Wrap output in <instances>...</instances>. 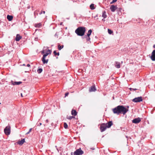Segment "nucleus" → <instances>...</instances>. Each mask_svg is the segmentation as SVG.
Wrapping results in <instances>:
<instances>
[{"label":"nucleus","instance_id":"423d86ee","mask_svg":"<svg viewBox=\"0 0 155 155\" xmlns=\"http://www.w3.org/2000/svg\"><path fill=\"white\" fill-rule=\"evenodd\" d=\"M132 101L135 103L139 102L142 101H143V99L142 97L140 96L133 99L132 100Z\"/></svg>","mask_w":155,"mask_h":155},{"label":"nucleus","instance_id":"2f4dec72","mask_svg":"<svg viewBox=\"0 0 155 155\" xmlns=\"http://www.w3.org/2000/svg\"><path fill=\"white\" fill-rule=\"evenodd\" d=\"M43 13L45 14V11H41V12L40 13V14L41 15Z\"/></svg>","mask_w":155,"mask_h":155},{"label":"nucleus","instance_id":"dca6fc26","mask_svg":"<svg viewBox=\"0 0 155 155\" xmlns=\"http://www.w3.org/2000/svg\"><path fill=\"white\" fill-rule=\"evenodd\" d=\"M25 142V139H22L21 140H19V141H18V144H19V145H22Z\"/></svg>","mask_w":155,"mask_h":155},{"label":"nucleus","instance_id":"20e7f679","mask_svg":"<svg viewBox=\"0 0 155 155\" xmlns=\"http://www.w3.org/2000/svg\"><path fill=\"white\" fill-rule=\"evenodd\" d=\"M84 153V151L81 148L76 150L74 153V155H81Z\"/></svg>","mask_w":155,"mask_h":155},{"label":"nucleus","instance_id":"09e8293b","mask_svg":"<svg viewBox=\"0 0 155 155\" xmlns=\"http://www.w3.org/2000/svg\"><path fill=\"white\" fill-rule=\"evenodd\" d=\"M45 126V125L44 124V126Z\"/></svg>","mask_w":155,"mask_h":155},{"label":"nucleus","instance_id":"f3484780","mask_svg":"<svg viewBox=\"0 0 155 155\" xmlns=\"http://www.w3.org/2000/svg\"><path fill=\"white\" fill-rule=\"evenodd\" d=\"M7 18L9 21H11L12 20L13 17L12 15H8L7 16Z\"/></svg>","mask_w":155,"mask_h":155},{"label":"nucleus","instance_id":"473e14b6","mask_svg":"<svg viewBox=\"0 0 155 155\" xmlns=\"http://www.w3.org/2000/svg\"><path fill=\"white\" fill-rule=\"evenodd\" d=\"M68 94H69V93L68 92H67V93H65V97L68 96Z\"/></svg>","mask_w":155,"mask_h":155},{"label":"nucleus","instance_id":"a18cd8bd","mask_svg":"<svg viewBox=\"0 0 155 155\" xmlns=\"http://www.w3.org/2000/svg\"><path fill=\"white\" fill-rule=\"evenodd\" d=\"M123 63V61H121V63L122 64V63Z\"/></svg>","mask_w":155,"mask_h":155},{"label":"nucleus","instance_id":"b1692460","mask_svg":"<svg viewBox=\"0 0 155 155\" xmlns=\"http://www.w3.org/2000/svg\"><path fill=\"white\" fill-rule=\"evenodd\" d=\"M67 118L69 120H71L73 118H74V117L72 116H68Z\"/></svg>","mask_w":155,"mask_h":155},{"label":"nucleus","instance_id":"9b49d317","mask_svg":"<svg viewBox=\"0 0 155 155\" xmlns=\"http://www.w3.org/2000/svg\"><path fill=\"white\" fill-rule=\"evenodd\" d=\"M96 91L95 86L93 85L89 89V91L90 92L95 91Z\"/></svg>","mask_w":155,"mask_h":155},{"label":"nucleus","instance_id":"5701e85b","mask_svg":"<svg viewBox=\"0 0 155 155\" xmlns=\"http://www.w3.org/2000/svg\"><path fill=\"white\" fill-rule=\"evenodd\" d=\"M64 47V46L63 45H62L61 46H60V45H58V50H61Z\"/></svg>","mask_w":155,"mask_h":155},{"label":"nucleus","instance_id":"4be33fe9","mask_svg":"<svg viewBox=\"0 0 155 155\" xmlns=\"http://www.w3.org/2000/svg\"><path fill=\"white\" fill-rule=\"evenodd\" d=\"M42 71V69L41 68H40L37 70V72L38 74L41 73Z\"/></svg>","mask_w":155,"mask_h":155},{"label":"nucleus","instance_id":"412c9836","mask_svg":"<svg viewBox=\"0 0 155 155\" xmlns=\"http://www.w3.org/2000/svg\"><path fill=\"white\" fill-rule=\"evenodd\" d=\"M92 31L91 29H90L88 32V33L87 35V37H89L91 34V33H92Z\"/></svg>","mask_w":155,"mask_h":155},{"label":"nucleus","instance_id":"39448f33","mask_svg":"<svg viewBox=\"0 0 155 155\" xmlns=\"http://www.w3.org/2000/svg\"><path fill=\"white\" fill-rule=\"evenodd\" d=\"M5 133L6 135H8L10 134L11 132V127L9 125L8 126L5 128L4 130Z\"/></svg>","mask_w":155,"mask_h":155},{"label":"nucleus","instance_id":"9d476101","mask_svg":"<svg viewBox=\"0 0 155 155\" xmlns=\"http://www.w3.org/2000/svg\"><path fill=\"white\" fill-rule=\"evenodd\" d=\"M150 58L152 61H155V50L153 51Z\"/></svg>","mask_w":155,"mask_h":155},{"label":"nucleus","instance_id":"c756f323","mask_svg":"<svg viewBox=\"0 0 155 155\" xmlns=\"http://www.w3.org/2000/svg\"><path fill=\"white\" fill-rule=\"evenodd\" d=\"M32 129V128H30L29 129V131L27 133H26V134H29L31 132Z\"/></svg>","mask_w":155,"mask_h":155},{"label":"nucleus","instance_id":"c9c22d12","mask_svg":"<svg viewBox=\"0 0 155 155\" xmlns=\"http://www.w3.org/2000/svg\"><path fill=\"white\" fill-rule=\"evenodd\" d=\"M41 124H42L40 123H39V124H37V126H41Z\"/></svg>","mask_w":155,"mask_h":155},{"label":"nucleus","instance_id":"c85d7f7f","mask_svg":"<svg viewBox=\"0 0 155 155\" xmlns=\"http://www.w3.org/2000/svg\"><path fill=\"white\" fill-rule=\"evenodd\" d=\"M86 37L87 38L86 39H87V41H90V36H89V37L86 36Z\"/></svg>","mask_w":155,"mask_h":155},{"label":"nucleus","instance_id":"f8f14e48","mask_svg":"<svg viewBox=\"0 0 155 155\" xmlns=\"http://www.w3.org/2000/svg\"><path fill=\"white\" fill-rule=\"evenodd\" d=\"M12 84L13 85H19L22 83V82L21 81H12Z\"/></svg>","mask_w":155,"mask_h":155},{"label":"nucleus","instance_id":"f704fd0d","mask_svg":"<svg viewBox=\"0 0 155 155\" xmlns=\"http://www.w3.org/2000/svg\"><path fill=\"white\" fill-rule=\"evenodd\" d=\"M35 41H37L38 40V38L37 37L35 38Z\"/></svg>","mask_w":155,"mask_h":155},{"label":"nucleus","instance_id":"393cba45","mask_svg":"<svg viewBox=\"0 0 155 155\" xmlns=\"http://www.w3.org/2000/svg\"><path fill=\"white\" fill-rule=\"evenodd\" d=\"M53 53L55 55H57L58 56L59 55V52L57 53L56 51H54Z\"/></svg>","mask_w":155,"mask_h":155},{"label":"nucleus","instance_id":"a19ab883","mask_svg":"<svg viewBox=\"0 0 155 155\" xmlns=\"http://www.w3.org/2000/svg\"><path fill=\"white\" fill-rule=\"evenodd\" d=\"M153 47L154 48H155V45H154L153 46Z\"/></svg>","mask_w":155,"mask_h":155},{"label":"nucleus","instance_id":"49530a36","mask_svg":"<svg viewBox=\"0 0 155 155\" xmlns=\"http://www.w3.org/2000/svg\"><path fill=\"white\" fill-rule=\"evenodd\" d=\"M30 8L29 7H28V8Z\"/></svg>","mask_w":155,"mask_h":155},{"label":"nucleus","instance_id":"a211bd4d","mask_svg":"<svg viewBox=\"0 0 155 155\" xmlns=\"http://www.w3.org/2000/svg\"><path fill=\"white\" fill-rule=\"evenodd\" d=\"M71 114L72 115L75 116L77 114V112L75 110H72L71 111Z\"/></svg>","mask_w":155,"mask_h":155},{"label":"nucleus","instance_id":"f257e3e1","mask_svg":"<svg viewBox=\"0 0 155 155\" xmlns=\"http://www.w3.org/2000/svg\"><path fill=\"white\" fill-rule=\"evenodd\" d=\"M114 114L119 115L120 114H123L124 115L128 110L123 105H119L112 109Z\"/></svg>","mask_w":155,"mask_h":155},{"label":"nucleus","instance_id":"4c0bfd02","mask_svg":"<svg viewBox=\"0 0 155 155\" xmlns=\"http://www.w3.org/2000/svg\"><path fill=\"white\" fill-rule=\"evenodd\" d=\"M54 125V123H51V125L52 126H53V125Z\"/></svg>","mask_w":155,"mask_h":155},{"label":"nucleus","instance_id":"aec40b11","mask_svg":"<svg viewBox=\"0 0 155 155\" xmlns=\"http://www.w3.org/2000/svg\"><path fill=\"white\" fill-rule=\"evenodd\" d=\"M102 16L104 18H106L107 17V15L106 14V12L105 11H104L102 13Z\"/></svg>","mask_w":155,"mask_h":155},{"label":"nucleus","instance_id":"1a4fd4ad","mask_svg":"<svg viewBox=\"0 0 155 155\" xmlns=\"http://www.w3.org/2000/svg\"><path fill=\"white\" fill-rule=\"evenodd\" d=\"M117 6L114 5H112L110 7V9L112 12H114L115 11V10L117 9Z\"/></svg>","mask_w":155,"mask_h":155},{"label":"nucleus","instance_id":"bb28decb","mask_svg":"<svg viewBox=\"0 0 155 155\" xmlns=\"http://www.w3.org/2000/svg\"><path fill=\"white\" fill-rule=\"evenodd\" d=\"M64 126L65 129H67L68 128V125L66 123H64Z\"/></svg>","mask_w":155,"mask_h":155},{"label":"nucleus","instance_id":"37998d69","mask_svg":"<svg viewBox=\"0 0 155 155\" xmlns=\"http://www.w3.org/2000/svg\"><path fill=\"white\" fill-rule=\"evenodd\" d=\"M127 107L128 108H129V107L128 106H127Z\"/></svg>","mask_w":155,"mask_h":155},{"label":"nucleus","instance_id":"7c9ffc66","mask_svg":"<svg viewBox=\"0 0 155 155\" xmlns=\"http://www.w3.org/2000/svg\"><path fill=\"white\" fill-rule=\"evenodd\" d=\"M117 0H113L112 2H110V4H113V3L116 2Z\"/></svg>","mask_w":155,"mask_h":155},{"label":"nucleus","instance_id":"a878e982","mask_svg":"<svg viewBox=\"0 0 155 155\" xmlns=\"http://www.w3.org/2000/svg\"><path fill=\"white\" fill-rule=\"evenodd\" d=\"M108 33L110 34H111L113 32V31L109 29H108Z\"/></svg>","mask_w":155,"mask_h":155},{"label":"nucleus","instance_id":"7ed1b4c3","mask_svg":"<svg viewBox=\"0 0 155 155\" xmlns=\"http://www.w3.org/2000/svg\"><path fill=\"white\" fill-rule=\"evenodd\" d=\"M51 51L50 50H48L47 51V53L43 55V56L41 60L42 61L43 63L44 64H47L48 61V59L45 60V58L46 57L48 54H50L51 53Z\"/></svg>","mask_w":155,"mask_h":155},{"label":"nucleus","instance_id":"0eeeda50","mask_svg":"<svg viewBox=\"0 0 155 155\" xmlns=\"http://www.w3.org/2000/svg\"><path fill=\"white\" fill-rule=\"evenodd\" d=\"M107 128L106 124L103 123L101 124L100 127V129L101 132L104 131Z\"/></svg>","mask_w":155,"mask_h":155},{"label":"nucleus","instance_id":"c03bdc74","mask_svg":"<svg viewBox=\"0 0 155 155\" xmlns=\"http://www.w3.org/2000/svg\"><path fill=\"white\" fill-rule=\"evenodd\" d=\"M25 64H24L23 65V66H25Z\"/></svg>","mask_w":155,"mask_h":155},{"label":"nucleus","instance_id":"79ce46f5","mask_svg":"<svg viewBox=\"0 0 155 155\" xmlns=\"http://www.w3.org/2000/svg\"><path fill=\"white\" fill-rule=\"evenodd\" d=\"M62 22H61V25H62Z\"/></svg>","mask_w":155,"mask_h":155},{"label":"nucleus","instance_id":"de8ad7c7","mask_svg":"<svg viewBox=\"0 0 155 155\" xmlns=\"http://www.w3.org/2000/svg\"><path fill=\"white\" fill-rule=\"evenodd\" d=\"M30 8L29 7H28V8Z\"/></svg>","mask_w":155,"mask_h":155},{"label":"nucleus","instance_id":"ea45409f","mask_svg":"<svg viewBox=\"0 0 155 155\" xmlns=\"http://www.w3.org/2000/svg\"><path fill=\"white\" fill-rule=\"evenodd\" d=\"M21 97H23V95H22V93H21Z\"/></svg>","mask_w":155,"mask_h":155},{"label":"nucleus","instance_id":"58836bf2","mask_svg":"<svg viewBox=\"0 0 155 155\" xmlns=\"http://www.w3.org/2000/svg\"><path fill=\"white\" fill-rule=\"evenodd\" d=\"M46 122H48V120L47 119V120H46Z\"/></svg>","mask_w":155,"mask_h":155},{"label":"nucleus","instance_id":"ddd939ff","mask_svg":"<svg viewBox=\"0 0 155 155\" xmlns=\"http://www.w3.org/2000/svg\"><path fill=\"white\" fill-rule=\"evenodd\" d=\"M106 124L107 127L108 128H110V127L112 125L113 123H112V121H109L108 122L106 123Z\"/></svg>","mask_w":155,"mask_h":155},{"label":"nucleus","instance_id":"4468645a","mask_svg":"<svg viewBox=\"0 0 155 155\" xmlns=\"http://www.w3.org/2000/svg\"><path fill=\"white\" fill-rule=\"evenodd\" d=\"M115 63V67L117 68H120V63L117 61H116Z\"/></svg>","mask_w":155,"mask_h":155},{"label":"nucleus","instance_id":"cd10ccee","mask_svg":"<svg viewBox=\"0 0 155 155\" xmlns=\"http://www.w3.org/2000/svg\"><path fill=\"white\" fill-rule=\"evenodd\" d=\"M129 89L130 90V91H135L136 90H137L138 89L136 88H129Z\"/></svg>","mask_w":155,"mask_h":155},{"label":"nucleus","instance_id":"6e6552de","mask_svg":"<svg viewBox=\"0 0 155 155\" xmlns=\"http://www.w3.org/2000/svg\"><path fill=\"white\" fill-rule=\"evenodd\" d=\"M141 121V119L140 118L138 117L132 120V123L135 124H138Z\"/></svg>","mask_w":155,"mask_h":155},{"label":"nucleus","instance_id":"72a5a7b5","mask_svg":"<svg viewBox=\"0 0 155 155\" xmlns=\"http://www.w3.org/2000/svg\"><path fill=\"white\" fill-rule=\"evenodd\" d=\"M41 53L42 54L45 53V52L44 50H43L42 51H41Z\"/></svg>","mask_w":155,"mask_h":155},{"label":"nucleus","instance_id":"6ab92c4d","mask_svg":"<svg viewBox=\"0 0 155 155\" xmlns=\"http://www.w3.org/2000/svg\"><path fill=\"white\" fill-rule=\"evenodd\" d=\"M90 7L91 9L93 10L95 9V7H94V4H91L90 6Z\"/></svg>","mask_w":155,"mask_h":155},{"label":"nucleus","instance_id":"2eb2a0df","mask_svg":"<svg viewBox=\"0 0 155 155\" xmlns=\"http://www.w3.org/2000/svg\"><path fill=\"white\" fill-rule=\"evenodd\" d=\"M21 38V37L19 34H17L16 35L15 40L16 41H19Z\"/></svg>","mask_w":155,"mask_h":155},{"label":"nucleus","instance_id":"e433bc0d","mask_svg":"<svg viewBox=\"0 0 155 155\" xmlns=\"http://www.w3.org/2000/svg\"><path fill=\"white\" fill-rule=\"evenodd\" d=\"M27 67H30V64H27Z\"/></svg>","mask_w":155,"mask_h":155},{"label":"nucleus","instance_id":"f03ea898","mask_svg":"<svg viewBox=\"0 0 155 155\" xmlns=\"http://www.w3.org/2000/svg\"><path fill=\"white\" fill-rule=\"evenodd\" d=\"M85 31V27H81L77 28L75 32L78 35L82 36L84 35Z\"/></svg>","mask_w":155,"mask_h":155}]
</instances>
